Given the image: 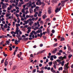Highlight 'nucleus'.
<instances>
[{"mask_svg": "<svg viewBox=\"0 0 73 73\" xmlns=\"http://www.w3.org/2000/svg\"><path fill=\"white\" fill-rule=\"evenodd\" d=\"M57 62L56 61H55L54 62H53V64L54 65L53 66V67L54 68V69H56V65H57Z\"/></svg>", "mask_w": 73, "mask_h": 73, "instance_id": "f257e3e1", "label": "nucleus"}, {"mask_svg": "<svg viewBox=\"0 0 73 73\" xmlns=\"http://www.w3.org/2000/svg\"><path fill=\"white\" fill-rule=\"evenodd\" d=\"M69 64V63H67V64H65V66H64V70H67V69L68 68V65Z\"/></svg>", "mask_w": 73, "mask_h": 73, "instance_id": "f03ea898", "label": "nucleus"}, {"mask_svg": "<svg viewBox=\"0 0 73 73\" xmlns=\"http://www.w3.org/2000/svg\"><path fill=\"white\" fill-rule=\"evenodd\" d=\"M61 7H60V8H59V9L58 8H56V10H55V13H58V11H60L61 10Z\"/></svg>", "mask_w": 73, "mask_h": 73, "instance_id": "7ed1b4c3", "label": "nucleus"}, {"mask_svg": "<svg viewBox=\"0 0 73 73\" xmlns=\"http://www.w3.org/2000/svg\"><path fill=\"white\" fill-rule=\"evenodd\" d=\"M35 33H42V30L41 29L38 30L37 31L35 32Z\"/></svg>", "mask_w": 73, "mask_h": 73, "instance_id": "20e7f679", "label": "nucleus"}, {"mask_svg": "<svg viewBox=\"0 0 73 73\" xmlns=\"http://www.w3.org/2000/svg\"><path fill=\"white\" fill-rule=\"evenodd\" d=\"M67 1H61V3L62 4V7H63L64 6V3Z\"/></svg>", "mask_w": 73, "mask_h": 73, "instance_id": "39448f33", "label": "nucleus"}, {"mask_svg": "<svg viewBox=\"0 0 73 73\" xmlns=\"http://www.w3.org/2000/svg\"><path fill=\"white\" fill-rule=\"evenodd\" d=\"M2 9H5V8L7 7V6L5 5H2Z\"/></svg>", "mask_w": 73, "mask_h": 73, "instance_id": "423d86ee", "label": "nucleus"}, {"mask_svg": "<svg viewBox=\"0 0 73 73\" xmlns=\"http://www.w3.org/2000/svg\"><path fill=\"white\" fill-rule=\"evenodd\" d=\"M22 54V52H20V54H18L17 55V56L18 57H19V58H20L21 57V55Z\"/></svg>", "mask_w": 73, "mask_h": 73, "instance_id": "0eeeda50", "label": "nucleus"}, {"mask_svg": "<svg viewBox=\"0 0 73 73\" xmlns=\"http://www.w3.org/2000/svg\"><path fill=\"white\" fill-rule=\"evenodd\" d=\"M48 14H50V13H51V9H48Z\"/></svg>", "mask_w": 73, "mask_h": 73, "instance_id": "6e6552de", "label": "nucleus"}, {"mask_svg": "<svg viewBox=\"0 0 73 73\" xmlns=\"http://www.w3.org/2000/svg\"><path fill=\"white\" fill-rule=\"evenodd\" d=\"M31 33H34V34L35 35H36L37 34V33H38L35 32V31H32Z\"/></svg>", "mask_w": 73, "mask_h": 73, "instance_id": "1a4fd4ad", "label": "nucleus"}, {"mask_svg": "<svg viewBox=\"0 0 73 73\" xmlns=\"http://www.w3.org/2000/svg\"><path fill=\"white\" fill-rule=\"evenodd\" d=\"M51 57H52V58H53L54 59H56V56L55 55H52L50 56V58H51Z\"/></svg>", "mask_w": 73, "mask_h": 73, "instance_id": "9d476101", "label": "nucleus"}, {"mask_svg": "<svg viewBox=\"0 0 73 73\" xmlns=\"http://www.w3.org/2000/svg\"><path fill=\"white\" fill-rule=\"evenodd\" d=\"M57 51V49H55V50H53L52 52L53 54H55L56 53V52Z\"/></svg>", "mask_w": 73, "mask_h": 73, "instance_id": "9b49d317", "label": "nucleus"}, {"mask_svg": "<svg viewBox=\"0 0 73 73\" xmlns=\"http://www.w3.org/2000/svg\"><path fill=\"white\" fill-rule=\"evenodd\" d=\"M33 23V21H31L29 23V25L30 26H32V24Z\"/></svg>", "mask_w": 73, "mask_h": 73, "instance_id": "f8f14e48", "label": "nucleus"}, {"mask_svg": "<svg viewBox=\"0 0 73 73\" xmlns=\"http://www.w3.org/2000/svg\"><path fill=\"white\" fill-rule=\"evenodd\" d=\"M15 26L17 27H20V25L19 24H15Z\"/></svg>", "mask_w": 73, "mask_h": 73, "instance_id": "ddd939ff", "label": "nucleus"}, {"mask_svg": "<svg viewBox=\"0 0 73 73\" xmlns=\"http://www.w3.org/2000/svg\"><path fill=\"white\" fill-rule=\"evenodd\" d=\"M58 59H61V60H64V59H65V58H62V56H61L60 57H59L58 58Z\"/></svg>", "mask_w": 73, "mask_h": 73, "instance_id": "4468645a", "label": "nucleus"}, {"mask_svg": "<svg viewBox=\"0 0 73 73\" xmlns=\"http://www.w3.org/2000/svg\"><path fill=\"white\" fill-rule=\"evenodd\" d=\"M62 70V67L59 68H58V71H60V70Z\"/></svg>", "mask_w": 73, "mask_h": 73, "instance_id": "2eb2a0df", "label": "nucleus"}, {"mask_svg": "<svg viewBox=\"0 0 73 73\" xmlns=\"http://www.w3.org/2000/svg\"><path fill=\"white\" fill-rule=\"evenodd\" d=\"M48 64L49 65V66H52V62H48Z\"/></svg>", "mask_w": 73, "mask_h": 73, "instance_id": "dca6fc26", "label": "nucleus"}, {"mask_svg": "<svg viewBox=\"0 0 73 73\" xmlns=\"http://www.w3.org/2000/svg\"><path fill=\"white\" fill-rule=\"evenodd\" d=\"M29 12L31 13H33V10L31 9H29Z\"/></svg>", "mask_w": 73, "mask_h": 73, "instance_id": "f3484780", "label": "nucleus"}, {"mask_svg": "<svg viewBox=\"0 0 73 73\" xmlns=\"http://www.w3.org/2000/svg\"><path fill=\"white\" fill-rule=\"evenodd\" d=\"M9 50L10 51H12V47L11 46H9Z\"/></svg>", "mask_w": 73, "mask_h": 73, "instance_id": "a211bd4d", "label": "nucleus"}, {"mask_svg": "<svg viewBox=\"0 0 73 73\" xmlns=\"http://www.w3.org/2000/svg\"><path fill=\"white\" fill-rule=\"evenodd\" d=\"M51 71L52 72H55V71H53V67H52L51 68Z\"/></svg>", "mask_w": 73, "mask_h": 73, "instance_id": "6ab92c4d", "label": "nucleus"}, {"mask_svg": "<svg viewBox=\"0 0 73 73\" xmlns=\"http://www.w3.org/2000/svg\"><path fill=\"white\" fill-rule=\"evenodd\" d=\"M7 65V61H5V66H6Z\"/></svg>", "mask_w": 73, "mask_h": 73, "instance_id": "aec40b11", "label": "nucleus"}, {"mask_svg": "<svg viewBox=\"0 0 73 73\" xmlns=\"http://www.w3.org/2000/svg\"><path fill=\"white\" fill-rule=\"evenodd\" d=\"M65 40V39L64 38H61V40H60V41H62L64 40Z\"/></svg>", "mask_w": 73, "mask_h": 73, "instance_id": "412c9836", "label": "nucleus"}, {"mask_svg": "<svg viewBox=\"0 0 73 73\" xmlns=\"http://www.w3.org/2000/svg\"><path fill=\"white\" fill-rule=\"evenodd\" d=\"M37 2H39V3H38V4H39L40 5H41V4H42V2H41L40 1H37Z\"/></svg>", "mask_w": 73, "mask_h": 73, "instance_id": "4be33fe9", "label": "nucleus"}, {"mask_svg": "<svg viewBox=\"0 0 73 73\" xmlns=\"http://www.w3.org/2000/svg\"><path fill=\"white\" fill-rule=\"evenodd\" d=\"M46 32H47V33H48V34L49 33H50L49 30H48V28L47 29V31H46Z\"/></svg>", "mask_w": 73, "mask_h": 73, "instance_id": "5701e85b", "label": "nucleus"}, {"mask_svg": "<svg viewBox=\"0 0 73 73\" xmlns=\"http://www.w3.org/2000/svg\"><path fill=\"white\" fill-rule=\"evenodd\" d=\"M18 50H15V51H14V55H15V52H17Z\"/></svg>", "mask_w": 73, "mask_h": 73, "instance_id": "b1692460", "label": "nucleus"}, {"mask_svg": "<svg viewBox=\"0 0 73 73\" xmlns=\"http://www.w3.org/2000/svg\"><path fill=\"white\" fill-rule=\"evenodd\" d=\"M44 51H45V50H43L41 51H40L38 52L43 53V52H44Z\"/></svg>", "mask_w": 73, "mask_h": 73, "instance_id": "393cba45", "label": "nucleus"}, {"mask_svg": "<svg viewBox=\"0 0 73 73\" xmlns=\"http://www.w3.org/2000/svg\"><path fill=\"white\" fill-rule=\"evenodd\" d=\"M16 66H14L13 68H12V70H14L15 69H16Z\"/></svg>", "mask_w": 73, "mask_h": 73, "instance_id": "a878e982", "label": "nucleus"}, {"mask_svg": "<svg viewBox=\"0 0 73 73\" xmlns=\"http://www.w3.org/2000/svg\"><path fill=\"white\" fill-rule=\"evenodd\" d=\"M42 18H43V19H45V18H46V15H42Z\"/></svg>", "mask_w": 73, "mask_h": 73, "instance_id": "bb28decb", "label": "nucleus"}, {"mask_svg": "<svg viewBox=\"0 0 73 73\" xmlns=\"http://www.w3.org/2000/svg\"><path fill=\"white\" fill-rule=\"evenodd\" d=\"M9 16H10V14H6V17H8Z\"/></svg>", "mask_w": 73, "mask_h": 73, "instance_id": "cd10ccee", "label": "nucleus"}, {"mask_svg": "<svg viewBox=\"0 0 73 73\" xmlns=\"http://www.w3.org/2000/svg\"><path fill=\"white\" fill-rule=\"evenodd\" d=\"M18 42H17V40H16L15 41V45H17L18 44H19V43H18Z\"/></svg>", "mask_w": 73, "mask_h": 73, "instance_id": "c85d7f7f", "label": "nucleus"}, {"mask_svg": "<svg viewBox=\"0 0 73 73\" xmlns=\"http://www.w3.org/2000/svg\"><path fill=\"white\" fill-rule=\"evenodd\" d=\"M36 72V69H34L33 70H32L33 73H35Z\"/></svg>", "mask_w": 73, "mask_h": 73, "instance_id": "c756f323", "label": "nucleus"}, {"mask_svg": "<svg viewBox=\"0 0 73 73\" xmlns=\"http://www.w3.org/2000/svg\"><path fill=\"white\" fill-rule=\"evenodd\" d=\"M19 31H15V33H17V35H19Z\"/></svg>", "mask_w": 73, "mask_h": 73, "instance_id": "7c9ffc66", "label": "nucleus"}, {"mask_svg": "<svg viewBox=\"0 0 73 73\" xmlns=\"http://www.w3.org/2000/svg\"><path fill=\"white\" fill-rule=\"evenodd\" d=\"M64 63L65 62H64V61L62 62V63H61V65L62 66H64Z\"/></svg>", "mask_w": 73, "mask_h": 73, "instance_id": "2f4dec72", "label": "nucleus"}, {"mask_svg": "<svg viewBox=\"0 0 73 73\" xmlns=\"http://www.w3.org/2000/svg\"><path fill=\"white\" fill-rule=\"evenodd\" d=\"M57 45L58 43H56V44H53V46H54V47H56L57 46Z\"/></svg>", "mask_w": 73, "mask_h": 73, "instance_id": "473e14b6", "label": "nucleus"}, {"mask_svg": "<svg viewBox=\"0 0 73 73\" xmlns=\"http://www.w3.org/2000/svg\"><path fill=\"white\" fill-rule=\"evenodd\" d=\"M12 8H10L9 7H7V11H10L11 10Z\"/></svg>", "mask_w": 73, "mask_h": 73, "instance_id": "72a5a7b5", "label": "nucleus"}, {"mask_svg": "<svg viewBox=\"0 0 73 73\" xmlns=\"http://www.w3.org/2000/svg\"><path fill=\"white\" fill-rule=\"evenodd\" d=\"M55 30H54V29H53L52 30V33H55Z\"/></svg>", "mask_w": 73, "mask_h": 73, "instance_id": "f704fd0d", "label": "nucleus"}, {"mask_svg": "<svg viewBox=\"0 0 73 73\" xmlns=\"http://www.w3.org/2000/svg\"><path fill=\"white\" fill-rule=\"evenodd\" d=\"M3 62H4V59L3 58V60H2L1 61V63H3Z\"/></svg>", "mask_w": 73, "mask_h": 73, "instance_id": "c9c22d12", "label": "nucleus"}, {"mask_svg": "<svg viewBox=\"0 0 73 73\" xmlns=\"http://www.w3.org/2000/svg\"><path fill=\"white\" fill-rule=\"evenodd\" d=\"M29 13V11L28 10L26 11V12L25 13V14L27 15V13Z\"/></svg>", "mask_w": 73, "mask_h": 73, "instance_id": "e433bc0d", "label": "nucleus"}, {"mask_svg": "<svg viewBox=\"0 0 73 73\" xmlns=\"http://www.w3.org/2000/svg\"><path fill=\"white\" fill-rule=\"evenodd\" d=\"M21 2L19 3V4H24V2Z\"/></svg>", "mask_w": 73, "mask_h": 73, "instance_id": "4c0bfd02", "label": "nucleus"}, {"mask_svg": "<svg viewBox=\"0 0 73 73\" xmlns=\"http://www.w3.org/2000/svg\"><path fill=\"white\" fill-rule=\"evenodd\" d=\"M56 61H57V62H58L60 63V59H58L56 60Z\"/></svg>", "mask_w": 73, "mask_h": 73, "instance_id": "58836bf2", "label": "nucleus"}, {"mask_svg": "<svg viewBox=\"0 0 73 73\" xmlns=\"http://www.w3.org/2000/svg\"><path fill=\"white\" fill-rule=\"evenodd\" d=\"M62 58L64 59H66L67 58L66 57V55H64V56L62 57Z\"/></svg>", "mask_w": 73, "mask_h": 73, "instance_id": "ea45409f", "label": "nucleus"}, {"mask_svg": "<svg viewBox=\"0 0 73 73\" xmlns=\"http://www.w3.org/2000/svg\"><path fill=\"white\" fill-rule=\"evenodd\" d=\"M72 56V55H69V56H68V58H70Z\"/></svg>", "mask_w": 73, "mask_h": 73, "instance_id": "a19ab883", "label": "nucleus"}, {"mask_svg": "<svg viewBox=\"0 0 73 73\" xmlns=\"http://www.w3.org/2000/svg\"><path fill=\"white\" fill-rule=\"evenodd\" d=\"M23 4H19V5H18V6L19 7H21V5H23Z\"/></svg>", "mask_w": 73, "mask_h": 73, "instance_id": "79ce46f5", "label": "nucleus"}, {"mask_svg": "<svg viewBox=\"0 0 73 73\" xmlns=\"http://www.w3.org/2000/svg\"><path fill=\"white\" fill-rule=\"evenodd\" d=\"M56 1V0H53V2H54L55 3H56V2H57V1Z\"/></svg>", "mask_w": 73, "mask_h": 73, "instance_id": "37998d69", "label": "nucleus"}, {"mask_svg": "<svg viewBox=\"0 0 73 73\" xmlns=\"http://www.w3.org/2000/svg\"><path fill=\"white\" fill-rule=\"evenodd\" d=\"M25 14H23V18L25 17V16H26V15Z\"/></svg>", "mask_w": 73, "mask_h": 73, "instance_id": "c03bdc74", "label": "nucleus"}, {"mask_svg": "<svg viewBox=\"0 0 73 73\" xmlns=\"http://www.w3.org/2000/svg\"><path fill=\"white\" fill-rule=\"evenodd\" d=\"M0 4H1L3 5H5V3H4L3 2H0Z\"/></svg>", "mask_w": 73, "mask_h": 73, "instance_id": "a18cd8bd", "label": "nucleus"}, {"mask_svg": "<svg viewBox=\"0 0 73 73\" xmlns=\"http://www.w3.org/2000/svg\"><path fill=\"white\" fill-rule=\"evenodd\" d=\"M21 35H20L18 34L17 35V37H20Z\"/></svg>", "mask_w": 73, "mask_h": 73, "instance_id": "49530a36", "label": "nucleus"}, {"mask_svg": "<svg viewBox=\"0 0 73 73\" xmlns=\"http://www.w3.org/2000/svg\"><path fill=\"white\" fill-rule=\"evenodd\" d=\"M6 43H9L10 42L9 40H7L6 41Z\"/></svg>", "mask_w": 73, "mask_h": 73, "instance_id": "de8ad7c7", "label": "nucleus"}, {"mask_svg": "<svg viewBox=\"0 0 73 73\" xmlns=\"http://www.w3.org/2000/svg\"><path fill=\"white\" fill-rule=\"evenodd\" d=\"M21 37L22 38H25L26 37V36H25V35H22Z\"/></svg>", "mask_w": 73, "mask_h": 73, "instance_id": "09e8293b", "label": "nucleus"}, {"mask_svg": "<svg viewBox=\"0 0 73 73\" xmlns=\"http://www.w3.org/2000/svg\"><path fill=\"white\" fill-rule=\"evenodd\" d=\"M46 69L47 70H50V67H48V68H47Z\"/></svg>", "mask_w": 73, "mask_h": 73, "instance_id": "8fccbe9b", "label": "nucleus"}, {"mask_svg": "<svg viewBox=\"0 0 73 73\" xmlns=\"http://www.w3.org/2000/svg\"><path fill=\"white\" fill-rule=\"evenodd\" d=\"M25 7H26V5H23V8L25 9Z\"/></svg>", "mask_w": 73, "mask_h": 73, "instance_id": "3c124183", "label": "nucleus"}, {"mask_svg": "<svg viewBox=\"0 0 73 73\" xmlns=\"http://www.w3.org/2000/svg\"><path fill=\"white\" fill-rule=\"evenodd\" d=\"M52 57L51 56V58H50V60H51V61H53V58H52Z\"/></svg>", "mask_w": 73, "mask_h": 73, "instance_id": "603ef678", "label": "nucleus"}, {"mask_svg": "<svg viewBox=\"0 0 73 73\" xmlns=\"http://www.w3.org/2000/svg\"><path fill=\"white\" fill-rule=\"evenodd\" d=\"M38 66H36V68L37 70L39 69V68H38Z\"/></svg>", "mask_w": 73, "mask_h": 73, "instance_id": "864d4df0", "label": "nucleus"}, {"mask_svg": "<svg viewBox=\"0 0 73 73\" xmlns=\"http://www.w3.org/2000/svg\"><path fill=\"white\" fill-rule=\"evenodd\" d=\"M57 54H58V56H60V55H61V54L60 52H58L57 53Z\"/></svg>", "mask_w": 73, "mask_h": 73, "instance_id": "5fc2aeb1", "label": "nucleus"}, {"mask_svg": "<svg viewBox=\"0 0 73 73\" xmlns=\"http://www.w3.org/2000/svg\"><path fill=\"white\" fill-rule=\"evenodd\" d=\"M19 27H17V28H16V31H19Z\"/></svg>", "mask_w": 73, "mask_h": 73, "instance_id": "6e6d98bb", "label": "nucleus"}, {"mask_svg": "<svg viewBox=\"0 0 73 73\" xmlns=\"http://www.w3.org/2000/svg\"><path fill=\"white\" fill-rule=\"evenodd\" d=\"M23 39L24 40H28V38H23Z\"/></svg>", "mask_w": 73, "mask_h": 73, "instance_id": "4d7b16f0", "label": "nucleus"}, {"mask_svg": "<svg viewBox=\"0 0 73 73\" xmlns=\"http://www.w3.org/2000/svg\"><path fill=\"white\" fill-rule=\"evenodd\" d=\"M14 33H15V32L14 31H12L11 32V34H13Z\"/></svg>", "mask_w": 73, "mask_h": 73, "instance_id": "13d9d810", "label": "nucleus"}, {"mask_svg": "<svg viewBox=\"0 0 73 73\" xmlns=\"http://www.w3.org/2000/svg\"><path fill=\"white\" fill-rule=\"evenodd\" d=\"M31 19L33 21H34V20H35V19L34 18H32Z\"/></svg>", "mask_w": 73, "mask_h": 73, "instance_id": "bf43d9fd", "label": "nucleus"}, {"mask_svg": "<svg viewBox=\"0 0 73 73\" xmlns=\"http://www.w3.org/2000/svg\"><path fill=\"white\" fill-rule=\"evenodd\" d=\"M39 73H43L44 72V71H43V70H41V72H38Z\"/></svg>", "mask_w": 73, "mask_h": 73, "instance_id": "052dcab7", "label": "nucleus"}, {"mask_svg": "<svg viewBox=\"0 0 73 73\" xmlns=\"http://www.w3.org/2000/svg\"><path fill=\"white\" fill-rule=\"evenodd\" d=\"M43 38L44 39H46V36H43Z\"/></svg>", "mask_w": 73, "mask_h": 73, "instance_id": "680f3d73", "label": "nucleus"}, {"mask_svg": "<svg viewBox=\"0 0 73 73\" xmlns=\"http://www.w3.org/2000/svg\"><path fill=\"white\" fill-rule=\"evenodd\" d=\"M28 27V26H27V25H26L24 27V28H27Z\"/></svg>", "mask_w": 73, "mask_h": 73, "instance_id": "e2e57ef3", "label": "nucleus"}, {"mask_svg": "<svg viewBox=\"0 0 73 73\" xmlns=\"http://www.w3.org/2000/svg\"><path fill=\"white\" fill-rule=\"evenodd\" d=\"M43 46V44H40V47H42Z\"/></svg>", "mask_w": 73, "mask_h": 73, "instance_id": "0e129e2a", "label": "nucleus"}, {"mask_svg": "<svg viewBox=\"0 0 73 73\" xmlns=\"http://www.w3.org/2000/svg\"><path fill=\"white\" fill-rule=\"evenodd\" d=\"M3 56H5V57H6L7 56V54H3Z\"/></svg>", "mask_w": 73, "mask_h": 73, "instance_id": "69168bd1", "label": "nucleus"}, {"mask_svg": "<svg viewBox=\"0 0 73 73\" xmlns=\"http://www.w3.org/2000/svg\"><path fill=\"white\" fill-rule=\"evenodd\" d=\"M21 12L23 13H25V10H22L21 11Z\"/></svg>", "mask_w": 73, "mask_h": 73, "instance_id": "338daca9", "label": "nucleus"}, {"mask_svg": "<svg viewBox=\"0 0 73 73\" xmlns=\"http://www.w3.org/2000/svg\"><path fill=\"white\" fill-rule=\"evenodd\" d=\"M54 40H55V42L57 41V39H56V38H54Z\"/></svg>", "mask_w": 73, "mask_h": 73, "instance_id": "774afa93", "label": "nucleus"}]
</instances>
